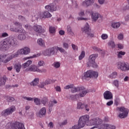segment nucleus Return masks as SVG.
I'll use <instances>...</instances> for the list:
<instances>
[{
    "instance_id": "23",
    "label": "nucleus",
    "mask_w": 129,
    "mask_h": 129,
    "mask_svg": "<svg viewBox=\"0 0 129 129\" xmlns=\"http://www.w3.org/2000/svg\"><path fill=\"white\" fill-rule=\"evenodd\" d=\"M18 33H21V34H19L18 36V39H19V40L23 41V40H25V39H26V32L24 30L23 32Z\"/></svg>"
},
{
    "instance_id": "9",
    "label": "nucleus",
    "mask_w": 129,
    "mask_h": 129,
    "mask_svg": "<svg viewBox=\"0 0 129 129\" xmlns=\"http://www.w3.org/2000/svg\"><path fill=\"white\" fill-rule=\"evenodd\" d=\"M84 77L86 79L87 78H97L98 77V73L93 71L89 70L84 73Z\"/></svg>"
},
{
    "instance_id": "12",
    "label": "nucleus",
    "mask_w": 129,
    "mask_h": 129,
    "mask_svg": "<svg viewBox=\"0 0 129 129\" xmlns=\"http://www.w3.org/2000/svg\"><path fill=\"white\" fill-rule=\"evenodd\" d=\"M83 33H85L88 34V37H94V34L91 33V30L89 28V24L86 23L85 27L82 28Z\"/></svg>"
},
{
    "instance_id": "37",
    "label": "nucleus",
    "mask_w": 129,
    "mask_h": 129,
    "mask_svg": "<svg viewBox=\"0 0 129 129\" xmlns=\"http://www.w3.org/2000/svg\"><path fill=\"white\" fill-rule=\"evenodd\" d=\"M80 89V87H74V86L72 88L71 92L73 93H75V92H79Z\"/></svg>"
},
{
    "instance_id": "59",
    "label": "nucleus",
    "mask_w": 129,
    "mask_h": 129,
    "mask_svg": "<svg viewBox=\"0 0 129 129\" xmlns=\"http://www.w3.org/2000/svg\"><path fill=\"white\" fill-rule=\"evenodd\" d=\"M38 66H44V65H45V62H44V61H42V60H40L39 62H38Z\"/></svg>"
},
{
    "instance_id": "26",
    "label": "nucleus",
    "mask_w": 129,
    "mask_h": 129,
    "mask_svg": "<svg viewBox=\"0 0 129 129\" xmlns=\"http://www.w3.org/2000/svg\"><path fill=\"white\" fill-rule=\"evenodd\" d=\"M108 78H110V79H115V78H117V72H113L108 76Z\"/></svg>"
},
{
    "instance_id": "54",
    "label": "nucleus",
    "mask_w": 129,
    "mask_h": 129,
    "mask_svg": "<svg viewBox=\"0 0 129 129\" xmlns=\"http://www.w3.org/2000/svg\"><path fill=\"white\" fill-rule=\"evenodd\" d=\"M72 48L73 49V50H74L75 51H78V46H77L75 44H72Z\"/></svg>"
},
{
    "instance_id": "11",
    "label": "nucleus",
    "mask_w": 129,
    "mask_h": 129,
    "mask_svg": "<svg viewBox=\"0 0 129 129\" xmlns=\"http://www.w3.org/2000/svg\"><path fill=\"white\" fill-rule=\"evenodd\" d=\"M8 48H11L12 46H16L17 42L15 41V39L13 37L10 36L5 39L4 40Z\"/></svg>"
},
{
    "instance_id": "44",
    "label": "nucleus",
    "mask_w": 129,
    "mask_h": 129,
    "mask_svg": "<svg viewBox=\"0 0 129 129\" xmlns=\"http://www.w3.org/2000/svg\"><path fill=\"white\" fill-rule=\"evenodd\" d=\"M56 50H57V51H59V52H60V53H64V54H65L66 53V51H65V49H64L62 47H57Z\"/></svg>"
},
{
    "instance_id": "6",
    "label": "nucleus",
    "mask_w": 129,
    "mask_h": 129,
    "mask_svg": "<svg viewBox=\"0 0 129 129\" xmlns=\"http://www.w3.org/2000/svg\"><path fill=\"white\" fill-rule=\"evenodd\" d=\"M117 69L121 71H129V63H126L124 62L119 61L116 63Z\"/></svg>"
},
{
    "instance_id": "27",
    "label": "nucleus",
    "mask_w": 129,
    "mask_h": 129,
    "mask_svg": "<svg viewBox=\"0 0 129 129\" xmlns=\"http://www.w3.org/2000/svg\"><path fill=\"white\" fill-rule=\"evenodd\" d=\"M41 17L42 18H51L52 15H51L49 12L45 11L42 14Z\"/></svg>"
},
{
    "instance_id": "63",
    "label": "nucleus",
    "mask_w": 129,
    "mask_h": 129,
    "mask_svg": "<svg viewBox=\"0 0 129 129\" xmlns=\"http://www.w3.org/2000/svg\"><path fill=\"white\" fill-rule=\"evenodd\" d=\"M57 103V101H56L55 100H53V101L52 102H51V104H49V106L50 107H52V106H53V103L54 104H56V103Z\"/></svg>"
},
{
    "instance_id": "29",
    "label": "nucleus",
    "mask_w": 129,
    "mask_h": 129,
    "mask_svg": "<svg viewBox=\"0 0 129 129\" xmlns=\"http://www.w3.org/2000/svg\"><path fill=\"white\" fill-rule=\"evenodd\" d=\"M39 83V78H35L32 82L30 83V85L32 86H36Z\"/></svg>"
},
{
    "instance_id": "41",
    "label": "nucleus",
    "mask_w": 129,
    "mask_h": 129,
    "mask_svg": "<svg viewBox=\"0 0 129 129\" xmlns=\"http://www.w3.org/2000/svg\"><path fill=\"white\" fill-rule=\"evenodd\" d=\"M43 54L45 56H51V53L50 52V50L48 49H47L43 52Z\"/></svg>"
},
{
    "instance_id": "52",
    "label": "nucleus",
    "mask_w": 129,
    "mask_h": 129,
    "mask_svg": "<svg viewBox=\"0 0 129 129\" xmlns=\"http://www.w3.org/2000/svg\"><path fill=\"white\" fill-rule=\"evenodd\" d=\"M67 123H68V121L66 119L62 121L61 123H59V125L60 126H63V125H66Z\"/></svg>"
},
{
    "instance_id": "56",
    "label": "nucleus",
    "mask_w": 129,
    "mask_h": 129,
    "mask_svg": "<svg viewBox=\"0 0 129 129\" xmlns=\"http://www.w3.org/2000/svg\"><path fill=\"white\" fill-rule=\"evenodd\" d=\"M24 99H26V100H28V101H33V98L31 97H23Z\"/></svg>"
},
{
    "instance_id": "7",
    "label": "nucleus",
    "mask_w": 129,
    "mask_h": 129,
    "mask_svg": "<svg viewBox=\"0 0 129 129\" xmlns=\"http://www.w3.org/2000/svg\"><path fill=\"white\" fill-rule=\"evenodd\" d=\"M118 110L119 111H120V112H122L118 115L120 118H125V117H127L129 112L128 109L124 107H120L118 108Z\"/></svg>"
},
{
    "instance_id": "55",
    "label": "nucleus",
    "mask_w": 129,
    "mask_h": 129,
    "mask_svg": "<svg viewBox=\"0 0 129 129\" xmlns=\"http://www.w3.org/2000/svg\"><path fill=\"white\" fill-rule=\"evenodd\" d=\"M38 72H39V73H46L47 72V70L44 69L40 70L38 69Z\"/></svg>"
},
{
    "instance_id": "3",
    "label": "nucleus",
    "mask_w": 129,
    "mask_h": 129,
    "mask_svg": "<svg viewBox=\"0 0 129 129\" xmlns=\"http://www.w3.org/2000/svg\"><path fill=\"white\" fill-rule=\"evenodd\" d=\"M6 128L7 129H25V126L24 124L19 122H9L6 125Z\"/></svg>"
},
{
    "instance_id": "35",
    "label": "nucleus",
    "mask_w": 129,
    "mask_h": 129,
    "mask_svg": "<svg viewBox=\"0 0 129 129\" xmlns=\"http://www.w3.org/2000/svg\"><path fill=\"white\" fill-rule=\"evenodd\" d=\"M21 68H22V66L21 64L18 63L15 65V69L16 71V72H20L21 71Z\"/></svg>"
},
{
    "instance_id": "24",
    "label": "nucleus",
    "mask_w": 129,
    "mask_h": 129,
    "mask_svg": "<svg viewBox=\"0 0 129 129\" xmlns=\"http://www.w3.org/2000/svg\"><path fill=\"white\" fill-rule=\"evenodd\" d=\"M7 79V77L6 76H3V78H0V86H3L4 85H6Z\"/></svg>"
},
{
    "instance_id": "64",
    "label": "nucleus",
    "mask_w": 129,
    "mask_h": 129,
    "mask_svg": "<svg viewBox=\"0 0 129 129\" xmlns=\"http://www.w3.org/2000/svg\"><path fill=\"white\" fill-rule=\"evenodd\" d=\"M48 126L50 128H53L54 127V124H53V122H50L48 124Z\"/></svg>"
},
{
    "instance_id": "16",
    "label": "nucleus",
    "mask_w": 129,
    "mask_h": 129,
    "mask_svg": "<svg viewBox=\"0 0 129 129\" xmlns=\"http://www.w3.org/2000/svg\"><path fill=\"white\" fill-rule=\"evenodd\" d=\"M92 21L93 22H96L99 18L102 19V16L100 14L97 12H93L91 14Z\"/></svg>"
},
{
    "instance_id": "46",
    "label": "nucleus",
    "mask_w": 129,
    "mask_h": 129,
    "mask_svg": "<svg viewBox=\"0 0 129 129\" xmlns=\"http://www.w3.org/2000/svg\"><path fill=\"white\" fill-rule=\"evenodd\" d=\"M39 88H44L45 86H46V84H45L44 82H40V84L38 86Z\"/></svg>"
},
{
    "instance_id": "28",
    "label": "nucleus",
    "mask_w": 129,
    "mask_h": 129,
    "mask_svg": "<svg viewBox=\"0 0 129 129\" xmlns=\"http://www.w3.org/2000/svg\"><path fill=\"white\" fill-rule=\"evenodd\" d=\"M111 27L114 29H117V28H119V27H120V23L119 22H113L111 24Z\"/></svg>"
},
{
    "instance_id": "36",
    "label": "nucleus",
    "mask_w": 129,
    "mask_h": 129,
    "mask_svg": "<svg viewBox=\"0 0 129 129\" xmlns=\"http://www.w3.org/2000/svg\"><path fill=\"white\" fill-rule=\"evenodd\" d=\"M5 98L8 102H13L15 100V98L9 96H6Z\"/></svg>"
},
{
    "instance_id": "50",
    "label": "nucleus",
    "mask_w": 129,
    "mask_h": 129,
    "mask_svg": "<svg viewBox=\"0 0 129 129\" xmlns=\"http://www.w3.org/2000/svg\"><path fill=\"white\" fill-rule=\"evenodd\" d=\"M113 84H114V85L117 87V88H118V86H119L118 81L117 80H115L113 82Z\"/></svg>"
},
{
    "instance_id": "48",
    "label": "nucleus",
    "mask_w": 129,
    "mask_h": 129,
    "mask_svg": "<svg viewBox=\"0 0 129 129\" xmlns=\"http://www.w3.org/2000/svg\"><path fill=\"white\" fill-rule=\"evenodd\" d=\"M101 38L102 39V40H106V39L108 38V35H107L106 34H102Z\"/></svg>"
},
{
    "instance_id": "45",
    "label": "nucleus",
    "mask_w": 129,
    "mask_h": 129,
    "mask_svg": "<svg viewBox=\"0 0 129 129\" xmlns=\"http://www.w3.org/2000/svg\"><path fill=\"white\" fill-rule=\"evenodd\" d=\"M60 63L59 62H54V63L52 64L53 67L55 68H59L60 67Z\"/></svg>"
},
{
    "instance_id": "32",
    "label": "nucleus",
    "mask_w": 129,
    "mask_h": 129,
    "mask_svg": "<svg viewBox=\"0 0 129 129\" xmlns=\"http://www.w3.org/2000/svg\"><path fill=\"white\" fill-rule=\"evenodd\" d=\"M32 64V61L31 60H28L26 62L24 63L22 65V67L25 69V68H27V67H29V66Z\"/></svg>"
},
{
    "instance_id": "19",
    "label": "nucleus",
    "mask_w": 129,
    "mask_h": 129,
    "mask_svg": "<svg viewBox=\"0 0 129 129\" xmlns=\"http://www.w3.org/2000/svg\"><path fill=\"white\" fill-rule=\"evenodd\" d=\"M9 46H8L5 40L0 42V50L1 51H7V50H9Z\"/></svg>"
},
{
    "instance_id": "60",
    "label": "nucleus",
    "mask_w": 129,
    "mask_h": 129,
    "mask_svg": "<svg viewBox=\"0 0 129 129\" xmlns=\"http://www.w3.org/2000/svg\"><path fill=\"white\" fill-rule=\"evenodd\" d=\"M118 40H123V34H122V33L119 34L118 35L117 37Z\"/></svg>"
},
{
    "instance_id": "39",
    "label": "nucleus",
    "mask_w": 129,
    "mask_h": 129,
    "mask_svg": "<svg viewBox=\"0 0 129 129\" xmlns=\"http://www.w3.org/2000/svg\"><path fill=\"white\" fill-rule=\"evenodd\" d=\"M34 101L36 105H40L41 104V100L38 98H34Z\"/></svg>"
},
{
    "instance_id": "31",
    "label": "nucleus",
    "mask_w": 129,
    "mask_h": 129,
    "mask_svg": "<svg viewBox=\"0 0 129 129\" xmlns=\"http://www.w3.org/2000/svg\"><path fill=\"white\" fill-rule=\"evenodd\" d=\"M41 103L43 104V105H46L47 102H48V97H43L41 100Z\"/></svg>"
},
{
    "instance_id": "38",
    "label": "nucleus",
    "mask_w": 129,
    "mask_h": 129,
    "mask_svg": "<svg viewBox=\"0 0 129 129\" xmlns=\"http://www.w3.org/2000/svg\"><path fill=\"white\" fill-rule=\"evenodd\" d=\"M49 33L50 34H55V33H56V28H55V27H52V26H50L49 27Z\"/></svg>"
},
{
    "instance_id": "51",
    "label": "nucleus",
    "mask_w": 129,
    "mask_h": 129,
    "mask_svg": "<svg viewBox=\"0 0 129 129\" xmlns=\"http://www.w3.org/2000/svg\"><path fill=\"white\" fill-rule=\"evenodd\" d=\"M108 45L109 46H111L112 48H114V47H115V44L113 41L109 42Z\"/></svg>"
},
{
    "instance_id": "47",
    "label": "nucleus",
    "mask_w": 129,
    "mask_h": 129,
    "mask_svg": "<svg viewBox=\"0 0 129 129\" xmlns=\"http://www.w3.org/2000/svg\"><path fill=\"white\" fill-rule=\"evenodd\" d=\"M62 46L63 47L67 50L68 49V48H69V44L67 42H63Z\"/></svg>"
},
{
    "instance_id": "62",
    "label": "nucleus",
    "mask_w": 129,
    "mask_h": 129,
    "mask_svg": "<svg viewBox=\"0 0 129 129\" xmlns=\"http://www.w3.org/2000/svg\"><path fill=\"white\" fill-rule=\"evenodd\" d=\"M84 108L86 109L87 111H89V105L87 104H84Z\"/></svg>"
},
{
    "instance_id": "42",
    "label": "nucleus",
    "mask_w": 129,
    "mask_h": 129,
    "mask_svg": "<svg viewBox=\"0 0 129 129\" xmlns=\"http://www.w3.org/2000/svg\"><path fill=\"white\" fill-rule=\"evenodd\" d=\"M124 55H125V52L121 51L118 53L117 57L118 58H122V56Z\"/></svg>"
},
{
    "instance_id": "2",
    "label": "nucleus",
    "mask_w": 129,
    "mask_h": 129,
    "mask_svg": "<svg viewBox=\"0 0 129 129\" xmlns=\"http://www.w3.org/2000/svg\"><path fill=\"white\" fill-rule=\"evenodd\" d=\"M18 57V54L16 53H9L8 54H4L0 55V62H2V63H4V64H6V63H8L10 62L12 59H14V58H16Z\"/></svg>"
},
{
    "instance_id": "22",
    "label": "nucleus",
    "mask_w": 129,
    "mask_h": 129,
    "mask_svg": "<svg viewBox=\"0 0 129 129\" xmlns=\"http://www.w3.org/2000/svg\"><path fill=\"white\" fill-rule=\"evenodd\" d=\"M46 115V108L43 107L41 108L39 112H38V116L39 117H43L44 115Z\"/></svg>"
},
{
    "instance_id": "10",
    "label": "nucleus",
    "mask_w": 129,
    "mask_h": 129,
    "mask_svg": "<svg viewBox=\"0 0 129 129\" xmlns=\"http://www.w3.org/2000/svg\"><path fill=\"white\" fill-rule=\"evenodd\" d=\"M16 111V107L15 106H12L4 110L2 113L1 114L3 116H8V115H10V114H12L13 112Z\"/></svg>"
},
{
    "instance_id": "49",
    "label": "nucleus",
    "mask_w": 129,
    "mask_h": 129,
    "mask_svg": "<svg viewBox=\"0 0 129 129\" xmlns=\"http://www.w3.org/2000/svg\"><path fill=\"white\" fill-rule=\"evenodd\" d=\"M73 86H74V85L73 84L67 85L64 87V89H72V88H73Z\"/></svg>"
},
{
    "instance_id": "8",
    "label": "nucleus",
    "mask_w": 129,
    "mask_h": 129,
    "mask_svg": "<svg viewBox=\"0 0 129 129\" xmlns=\"http://www.w3.org/2000/svg\"><path fill=\"white\" fill-rule=\"evenodd\" d=\"M13 23L15 26L18 27H10V31H11V32H16V33H23V32H24V29L22 27V24L16 21H14Z\"/></svg>"
},
{
    "instance_id": "61",
    "label": "nucleus",
    "mask_w": 129,
    "mask_h": 129,
    "mask_svg": "<svg viewBox=\"0 0 129 129\" xmlns=\"http://www.w3.org/2000/svg\"><path fill=\"white\" fill-rule=\"evenodd\" d=\"M54 88L56 91H57L58 92H61V87L60 86H57L55 87Z\"/></svg>"
},
{
    "instance_id": "57",
    "label": "nucleus",
    "mask_w": 129,
    "mask_h": 129,
    "mask_svg": "<svg viewBox=\"0 0 129 129\" xmlns=\"http://www.w3.org/2000/svg\"><path fill=\"white\" fill-rule=\"evenodd\" d=\"M113 104V101L111 100L106 103L107 106H111Z\"/></svg>"
},
{
    "instance_id": "18",
    "label": "nucleus",
    "mask_w": 129,
    "mask_h": 129,
    "mask_svg": "<svg viewBox=\"0 0 129 129\" xmlns=\"http://www.w3.org/2000/svg\"><path fill=\"white\" fill-rule=\"evenodd\" d=\"M97 54H92L89 57V61L91 64H92L93 66H96V63H95V59L96 57H98Z\"/></svg>"
},
{
    "instance_id": "43",
    "label": "nucleus",
    "mask_w": 129,
    "mask_h": 129,
    "mask_svg": "<svg viewBox=\"0 0 129 129\" xmlns=\"http://www.w3.org/2000/svg\"><path fill=\"white\" fill-rule=\"evenodd\" d=\"M51 55H54L55 54V50H56V47H51L48 48Z\"/></svg>"
},
{
    "instance_id": "14",
    "label": "nucleus",
    "mask_w": 129,
    "mask_h": 129,
    "mask_svg": "<svg viewBox=\"0 0 129 129\" xmlns=\"http://www.w3.org/2000/svg\"><path fill=\"white\" fill-rule=\"evenodd\" d=\"M45 8L46 10H47L48 12H51V13L57 11V5L56 3H54L49 4V5L46 6Z\"/></svg>"
},
{
    "instance_id": "40",
    "label": "nucleus",
    "mask_w": 129,
    "mask_h": 129,
    "mask_svg": "<svg viewBox=\"0 0 129 129\" xmlns=\"http://www.w3.org/2000/svg\"><path fill=\"white\" fill-rule=\"evenodd\" d=\"M84 57H85V51H82L81 52L80 56H79V60H80V61H81V60H82V59H83V58H84Z\"/></svg>"
},
{
    "instance_id": "5",
    "label": "nucleus",
    "mask_w": 129,
    "mask_h": 129,
    "mask_svg": "<svg viewBox=\"0 0 129 129\" xmlns=\"http://www.w3.org/2000/svg\"><path fill=\"white\" fill-rule=\"evenodd\" d=\"M102 122V120L98 117H94L89 121V125H95L92 127L90 129L97 128Z\"/></svg>"
},
{
    "instance_id": "13",
    "label": "nucleus",
    "mask_w": 129,
    "mask_h": 129,
    "mask_svg": "<svg viewBox=\"0 0 129 129\" xmlns=\"http://www.w3.org/2000/svg\"><path fill=\"white\" fill-rule=\"evenodd\" d=\"M31 50L29 47H25L23 49H19L15 53V54H17L18 57L19 55H28L29 53H30Z\"/></svg>"
},
{
    "instance_id": "58",
    "label": "nucleus",
    "mask_w": 129,
    "mask_h": 129,
    "mask_svg": "<svg viewBox=\"0 0 129 129\" xmlns=\"http://www.w3.org/2000/svg\"><path fill=\"white\" fill-rule=\"evenodd\" d=\"M1 37L2 38H6L7 37H9V34H8L7 32H4L2 34Z\"/></svg>"
},
{
    "instance_id": "30",
    "label": "nucleus",
    "mask_w": 129,
    "mask_h": 129,
    "mask_svg": "<svg viewBox=\"0 0 129 129\" xmlns=\"http://www.w3.org/2000/svg\"><path fill=\"white\" fill-rule=\"evenodd\" d=\"M37 44H39V46H41V47L45 46V41H44L42 38H39L37 40Z\"/></svg>"
},
{
    "instance_id": "1",
    "label": "nucleus",
    "mask_w": 129,
    "mask_h": 129,
    "mask_svg": "<svg viewBox=\"0 0 129 129\" xmlns=\"http://www.w3.org/2000/svg\"><path fill=\"white\" fill-rule=\"evenodd\" d=\"M87 121H89V115H85L82 116L80 117L79 120H78V125H75L73 126V128L76 129L82 128V127L85 126V124H86Z\"/></svg>"
},
{
    "instance_id": "21",
    "label": "nucleus",
    "mask_w": 129,
    "mask_h": 129,
    "mask_svg": "<svg viewBox=\"0 0 129 129\" xmlns=\"http://www.w3.org/2000/svg\"><path fill=\"white\" fill-rule=\"evenodd\" d=\"M38 70H39V69L35 65H32L26 69V71H32L33 72H38Z\"/></svg>"
},
{
    "instance_id": "15",
    "label": "nucleus",
    "mask_w": 129,
    "mask_h": 129,
    "mask_svg": "<svg viewBox=\"0 0 129 129\" xmlns=\"http://www.w3.org/2000/svg\"><path fill=\"white\" fill-rule=\"evenodd\" d=\"M80 93L79 95H76L75 97L80 96V97H84L85 95H86L87 93H88V90H86L84 87H80V90H79Z\"/></svg>"
},
{
    "instance_id": "53",
    "label": "nucleus",
    "mask_w": 129,
    "mask_h": 129,
    "mask_svg": "<svg viewBox=\"0 0 129 129\" xmlns=\"http://www.w3.org/2000/svg\"><path fill=\"white\" fill-rule=\"evenodd\" d=\"M51 83H52V81L49 79H47L44 81V83L45 84V85L51 84Z\"/></svg>"
},
{
    "instance_id": "20",
    "label": "nucleus",
    "mask_w": 129,
    "mask_h": 129,
    "mask_svg": "<svg viewBox=\"0 0 129 129\" xmlns=\"http://www.w3.org/2000/svg\"><path fill=\"white\" fill-rule=\"evenodd\" d=\"M101 128L103 129H116V127L114 125L109 124H103L101 125Z\"/></svg>"
},
{
    "instance_id": "34",
    "label": "nucleus",
    "mask_w": 129,
    "mask_h": 129,
    "mask_svg": "<svg viewBox=\"0 0 129 129\" xmlns=\"http://www.w3.org/2000/svg\"><path fill=\"white\" fill-rule=\"evenodd\" d=\"M84 103H82L79 102L77 103V109H83L84 108Z\"/></svg>"
},
{
    "instance_id": "33",
    "label": "nucleus",
    "mask_w": 129,
    "mask_h": 129,
    "mask_svg": "<svg viewBox=\"0 0 129 129\" xmlns=\"http://www.w3.org/2000/svg\"><path fill=\"white\" fill-rule=\"evenodd\" d=\"M67 32L68 34H69V35H71L72 36L74 35V33L72 31V28H71V27L70 25L67 26Z\"/></svg>"
},
{
    "instance_id": "17",
    "label": "nucleus",
    "mask_w": 129,
    "mask_h": 129,
    "mask_svg": "<svg viewBox=\"0 0 129 129\" xmlns=\"http://www.w3.org/2000/svg\"><path fill=\"white\" fill-rule=\"evenodd\" d=\"M103 96L104 99H106V100L112 99L113 98L112 93L109 91H106L103 94Z\"/></svg>"
},
{
    "instance_id": "25",
    "label": "nucleus",
    "mask_w": 129,
    "mask_h": 129,
    "mask_svg": "<svg viewBox=\"0 0 129 129\" xmlns=\"http://www.w3.org/2000/svg\"><path fill=\"white\" fill-rule=\"evenodd\" d=\"M92 2L93 0H85L83 2L82 5L83 7H89L92 4Z\"/></svg>"
},
{
    "instance_id": "4",
    "label": "nucleus",
    "mask_w": 129,
    "mask_h": 129,
    "mask_svg": "<svg viewBox=\"0 0 129 129\" xmlns=\"http://www.w3.org/2000/svg\"><path fill=\"white\" fill-rule=\"evenodd\" d=\"M25 28L27 30H29V31H32L33 29V31L36 32V33H38V34L45 33V30L42 28V26L39 25H35L33 26L32 28V26L29 25H26Z\"/></svg>"
}]
</instances>
